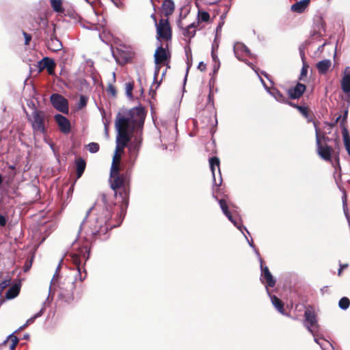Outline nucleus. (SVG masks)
I'll use <instances>...</instances> for the list:
<instances>
[{
  "instance_id": "obj_59",
  "label": "nucleus",
  "mask_w": 350,
  "mask_h": 350,
  "mask_svg": "<svg viewBox=\"0 0 350 350\" xmlns=\"http://www.w3.org/2000/svg\"><path fill=\"white\" fill-rule=\"evenodd\" d=\"M3 183V177L1 176V174H0V185L2 184Z\"/></svg>"
},
{
  "instance_id": "obj_48",
  "label": "nucleus",
  "mask_w": 350,
  "mask_h": 350,
  "mask_svg": "<svg viewBox=\"0 0 350 350\" xmlns=\"http://www.w3.org/2000/svg\"><path fill=\"white\" fill-rule=\"evenodd\" d=\"M181 17H182V15L181 14H180V18L177 21V25L178 27L182 29V31L183 30V29H185V27H184V25L182 22V19H181Z\"/></svg>"
},
{
  "instance_id": "obj_15",
  "label": "nucleus",
  "mask_w": 350,
  "mask_h": 350,
  "mask_svg": "<svg viewBox=\"0 0 350 350\" xmlns=\"http://www.w3.org/2000/svg\"><path fill=\"white\" fill-rule=\"evenodd\" d=\"M54 120L62 133L68 134L70 132V122L67 118L58 113L55 115Z\"/></svg>"
},
{
  "instance_id": "obj_50",
  "label": "nucleus",
  "mask_w": 350,
  "mask_h": 350,
  "mask_svg": "<svg viewBox=\"0 0 350 350\" xmlns=\"http://www.w3.org/2000/svg\"><path fill=\"white\" fill-rule=\"evenodd\" d=\"M6 224V218L3 216L0 215V226H4Z\"/></svg>"
},
{
  "instance_id": "obj_24",
  "label": "nucleus",
  "mask_w": 350,
  "mask_h": 350,
  "mask_svg": "<svg viewBox=\"0 0 350 350\" xmlns=\"http://www.w3.org/2000/svg\"><path fill=\"white\" fill-rule=\"evenodd\" d=\"M269 295L271 297L272 304L274 306V307L277 309V310L280 313H281L283 315H285L286 313H285V310H284V302L280 299H279L277 296L271 295L270 293Z\"/></svg>"
},
{
  "instance_id": "obj_18",
  "label": "nucleus",
  "mask_w": 350,
  "mask_h": 350,
  "mask_svg": "<svg viewBox=\"0 0 350 350\" xmlns=\"http://www.w3.org/2000/svg\"><path fill=\"white\" fill-rule=\"evenodd\" d=\"M175 10V5L172 0H163L161 4V10L163 15L165 18H168L171 16Z\"/></svg>"
},
{
  "instance_id": "obj_17",
  "label": "nucleus",
  "mask_w": 350,
  "mask_h": 350,
  "mask_svg": "<svg viewBox=\"0 0 350 350\" xmlns=\"http://www.w3.org/2000/svg\"><path fill=\"white\" fill-rule=\"evenodd\" d=\"M306 87L304 84L297 83L293 88H289L287 91L288 97L291 99H298L304 93Z\"/></svg>"
},
{
  "instance_id": "obj_4",
  "label": "nucleus",
  "mask_w": 350,
  "mask_h": 350,
  "mask_svg": "<svg viewBox=\"0 0 350 350\" xmlns=\"http://www.w3.org/2000/svg\"><path fill=\"white\" fill-rule=\"evenodd\" d=\"M28 121L31 123L33 136L45 135L47 133L46 124L49 119L44 111L33 109L31 115H27Z\"/></svg>"
},
{
  "instance_id": "obj_6",
  "label": "nucleus",
  "mask_w": 350,
  "mask_h": 350,
  "mask_svg": "<svg viewBox=\"0 0 350 350\" xmlns=\"http://www.w3.org/2000/svg\"><path fill=\"white\" fill-rule=\"evenodd\" d=\"M314 126L315 127L317 153L323 160L331 161L332 152H334V150L331 146L327 144L323 146L321 144L320 129L315 122H314Z\"/></svg>"
},
{
  "instance_id": "obj_49",
  "label": "nucleus",
  "mask_w": 350,
  "mask_h": 350,
  "mask_svg": "<svg viewBox=\"0 0 350 350\" xmlns=\"http://www.w3.org/2000/svg\"><path fill=\"white\" fill-rule=\"evenodd\" d=\"M198 68L201 71H204L206 68V66L205 64H204L202 62H200Z\"/></svg>"
},
{
  "instance_id": "obj_26",
  "label": "nucleus",
  "mask_w": 350,
  "mask_h": 350,
  "mask_svg": "<svg viewBox=\"0 0 350 350\" xmlns=\"http://www.w3.org/2000/svg\"><path fill=\"white\" fill-rule=\"evenodd\" d=\"M18 341V338L12 334L8 337L7 340L2 342L1 346H9L10 350H15Z\"/></svg>"
},
{
  "instance_id": "obj_12",
  "label": "nucleus",
  "mask_w": 350,
  "mask_h": 350,
  "mask_svg": "<svg viewBox=\"0 0 350 350\" xmlns=\"http://www.w3.org/2000/svg\"><path fill=\"white\" fill-rule=\"evenodd\" d=\"M142 131L143 126L140 127L139 130H138V127L137 126L135 129H133V137H134V139L132 142V143L129 146V152H133L139 154L143 140Z\"/></svg>"
},
{
  "instance_id": "obj_51",
  "label": "nucleus",
  "mask_w": 350,
  "mask_h": 350,
  "mask_svg": "<svg viewBox=\"0 0 350 350\" xmlns=\"http://www.w3.org/2000/svg\"><path fill=\"white\" fill-rule=\"evenodd\" d=\"M284 103H286L288 105H289L290 106L295 108L297 109V107H300V105H298L297 104H295L294 103L291 102V101H288L287 99H286V102H285Z\"/></svg>"
},
{
  "instance_id": "obj_33",
  "label": "nucleus",
  "mask_w": 350,
  "mask_h": 350,
  "mask_svg": "<svg viewBox=\"0 0 350 350\" xmlns=\"http://www.w3.org/2000/svg\"><path fill=\"white\" fill-rule=\"evenodd\" d=\"M271 94L278 101L284 103L286 102V98L285 96L277 89H273L271 92Z\"/></svg>"
},
{
  "instance_id": "obj_21",
  "label": "nucleus",
  "mask_w": 350,
  "mask_h": 350,
  "mask_svg": "<svg viewBox=\"0 0 350 350\" xmlns=\"http://www.w3.org/2000/svg\"><path fill=\"white\" fill-rule=\"evenodd\" d=\"M122 156L118 153H114L112 159L110 174L121 172Z\"/></svg>"
},
{
  "instance_id": "obj_10",
  "label": "nucleus",
  "mask_w": 350,
  "mask_h": 350,
  "mask_svg": "<svg viewBox=\"0 0 350 350\" xmlns=\"http://www.w3.org/2000/svg\"><path fill=\"white\" fill-rule=\"evenodd\" d=\"M154 62L157 65H165L170 62L171 55L168 51V44L165 47L159 46L154 53Z\"/></svg>"
},
{
  "instance_id": "obj_56",
  "label": "nucleus",
  "mask_w": 350,
  "mask_h": 350,
  "mask_svg": "<svg viewBox=\"0 0 350 350\" xmlns=\"http://www.w3.org/2000/svg\"><path fill=\"white\" fill-rule=\"evenodd\" d=\"M336 160L337 161L338 163L339 162V152L338 151L336 152Z\"/></svg>"
},
{
  "instance_id": "obj_28",
  "label": "nucleus",
  "mask_w": 350,
  "mask_h": 350,
  "mask_svg": "<svg viewBox=\"0 0 350 350\" xmlns=\"http://www.w3.org/2000/svg\"><path fill=\"white\" fill-rule=\"evenodd\" d=\"M299 113L307 119L308 122H310L313 120L314 115L308 107L301 106L297 107Z\"/></svg>"
},
{
  "instance_id": "obj_52",
  "label": "nucleus",
  "mask_w": 350,
  "mask_h": 350,
  "mask_svg": "<svg viewBox=\"0 0 350 350\" xmlns=\"http://www.w3.org/2000/svg\"><path fill=\"white\" fill-rule=\"evenodd\" d=\"M33 321V319H29L27 321L26 323L20 327V329H23L26 327L31 322Z\"/></svg>"
},
{
  "instance_id": "obj_5",
  "label": "nucleus",
  "mask_w": 350,
  "mask_h": 350,
  "mask_svg": "<svg viewBox=\"0 0 350 350\" xmlns=\"http://www.w3.org/2000/svg\"><path fill=\"white\" fill-rule=\"evenodd\" d=\"M90 249L87 246H84L80 248L79 253L73 254L71 255V260L75 266L78 273L80 275V280L83 281L87 276V272L84 269V275H81V260H83L85 262L89 258Z\"/></svg>"
},
{
  "instance_id": "obj_55",
  "label": "nucleus",
  "mask_w": 350,
  "mask_h": 350,
  "mask_svg": "<svg viewBox=\"0 0 350 350\" xmlns=\"http://www.w3.org/2000/svg\"><path fill=\"white\" fill-rule=\"evenodd\" d=\"M340 118V116L338 117L335 121L334 123H331V124H329V125L332 127V126H334L336 125V124L338 122L339 119Z\"/></svg>"
},
{
  "instance_id": "obj_58",
  "label": "nucleus",
  "mask_w": 350,
  "mask_h": 350,
  "mask_svg": "<svg viewBox=\"0 0 350 350\" xmlns=\"http://www.w3.org/2000/svg\"><path fill=\"white\" fill-rule=\"evenodd\" d=\"M336 148L339 150V142L337 139H336Z\"/></svg>"
},
{
  "instance_id": "obj_47",
  "label": "nucleus",
  "mask_w": 350,
  "mask_h": 350,
  "mask_svg": "<svg viewBox=\"0 0 350 350\" xmlns=\"http://www.w3.org/2000/svg\"><path fill=\"white\" fill-rule=\"evenodd\" d=\"M308 67L309 66L308 64H306L305 63L304 64L303 67L301 70V77H305L307 75Z\"/></svg>"
},
{
  "instance_id": "obj_25",
  "label": "nucleus",
  "mask_w": 350,
  "mask_h": 350,
  "mask_svg": "<svg viewBox=\"0 0 350 350\" xmlns=\"http://www.w3.org/2000/svg\"><path fill=\"white\" fill-rule=\"evenodd\" d=\"M75 167L77 171V178H79L82 176L85 167L86 162L83 158H78L75 160Z\"/></svg>"
},
{
  "instance_id": "obj_7",
  "label": "nucleus",
  "mask_w": 350,
  "mask_h": 350,
  "mask_svg": "<svg viewBox=\"0 0 350 350\" xmlns=\"http://www.w3.org/2000/svg\"><path fill=\"white\" fill-rule=\"evenodd\" d=\"M157 38L171 41L172 38V29L168 18H161L157 24Z\"/></svg>"
},
{
  "instance_id": "obj_27",
  "label": "nucleus",
  "mask_w": 350,
  "mask_h": 350,
  "mask_svg": "<svg viewBox=\"0 0 350 350\" xmlns=\"http://www.w3.org/2000/svg\"><path fill=\"white\" fill-rule=\"evenodd\" d=\"M199 25V22L197 23H192L187 25L182 31V33L185 37L193 38L196 35V28Z\"/></svg>"
},
{
  "instance_id": "obj_29",
  "label": "nucleus",
  "mask_w": 350,
  "mask_h": 350,
  "mask_svg": "<svg viewBox=\"0 0 350 350\" xmlns=\"http://www.w3.org/2000/svg\"><path fill=\"white\" fill-rule=\"evenodd\" d=\"M20 288V284H15L14 285L12 286L6 292V298L10 299L15 298L19 294Z\"/></svg>"
},
{
  "instance_id": "obj_46",
  "label": "nucleus",
  "mask_w": 350,
  "mask_h": 350,
  "mask_svg": "<svg viewBox=\"0 0 350 350\" xmlns=\"http://www.w3.org/2000/svg\"><path fill=\"white\" fill-rule=\"evenodd\" d=\"M339 265H340V267L338 270V275L341 276L342 271L349 267V264L348 263H345V264L340 263Z\"/></svg>"
},
{
  "instance_id": "obj_37",
  "label": "nucleus",
  "mask_w": 350,
  "mask_h": 350,
  "mask_svg": "<svg viewBox=\"0 0 350 350\" xmlns=\"http://www.w3.org/2000/svg\"><path fill=\"white\" fill-rule=\"evenodd\" d=\"M33 255H31V256L28 257L26 260H25V265L23 266V271L24 272H27L29 271V269H31V266H32V263H33Z\"/></svg>"
},
{
  "instance_id": "obj_16",
  "label": "nucleus",
  "mask_w": 350,
  "mask_h": 350,
  "mask_svg": "<svg viewBox=\"0 0 350 350\" xmlns=\"http://www.w3.org/2000/svg\"><path fill=\"white\" fill-rule=\"evenodd\" d=\"M304 318L310 331H311L310 327H314L317 325V314L314 309L312 306H308V308L306 309Z\"/></svg>"
},
{
  "instance_id": "obj_1",
  "label": "nucleus",
  "mask_w": 350,
  "mask_h": 350,
  "mask_svg": "<svg viewBox=\"0 0 350 350\" xmlns=\"http://www.w3.org/2000/svg\"><path fill=\"white\" fill-rule=\"evenodd\" d=\"M146 112L143 107H137L129 111L121 113H118L116 117L115 126L118 132L116 137V146L114 153L122 156L124 148L128 146L133 135V129L144 126Z\"/></svg>"
},
{
  "instance_id": "obj_62",
  "label": "nucleus",
  "mask_w": 350,
  "mask_h": 350,
  "mask_svg": "<svg viewBox=\"0 0 350 350\" xmlns=\"http://www.w3.org/2000/svg\"><path fill=\"white\" fill-rule=\"evenodd\" d=\"M219 28H221V26L219 25L218 27L217 28V29H218Z\"/></svg>"
},
{
  "instance_id": "obj_20",
  "label": "nucleus",
  "mask_w": 350,
  "mask_h": 350,
  "mask_svg": "<svg viewBox=\"0 0 350 350\" xmlns=\"http://www.w3.org/2000/svg\"><path fill=\"white\" fill-rule=\"evenodd\" d=\"M349 68L345 70V75L341 80V88L345 94L350 93V71L348 72Z\"/></svg>"
},
{
  "instance_id": "obj_44",
  "label": "nucleus",
  "mask_w": 350,
  "mask_h": 350,
  "mask_svg": "<svg viewBox=\"0 0 350 350\" xmlns=\"http://www.w3.org/2000/svg\"><path fill=\"white\" fill-rule=\"evenodd\" d=\"M10 279H6L0 282V293H2V291L10 286Z\"/></svg>"
},
{
  "instance_id": "obj_2",
  "label": "nucleus",
  "mask_w": 350,
  "mask_h": 350,
  "mask_svg": "<svg viewBox=\"0 0 350 350\" xmlns=\"http://www.w3.org/2000/svg\"><path fill=\"white\" fill-rule=\"evenodd\" d=\"M100 202H98L92 208L95 211L94 217L90 221V229L91 234L94 240L100 239L107 240L109 238L107 234L109 230L118 226L125 215L119 216L120 221L116 224H111L110 219L111 217V209L116 204H109L108 202L107 195L104 193L99 196Z\"/></svg>"
},
{
  "instance_id": "obj_38",
  "label": "nucleus",
  "mask_w": 350,
  "mask_h": 350,
  "mask_svg": "<svg viewBox=\"0 0 350 350\" xmlns=\"http://www.w3.org/2000/svg\"><path fill=\"white\" fill-rule=\"evenodd\" d=\"M211 56H212L213 60L215 62V64H217V65L214 66V72H216L219 68L220 62H219L217 55L215 53V47L213 46L212 47Z\"/></svg>"
},
{
  "instance_id": "obj_61",
  "label": "nucleus",
  "mask_w": 350,
  "mask_h": 350,
  "mask_svg": "<svg viewBox=\"0 0 350 350\" xmlns=\"http://www.w3.org/2000/svg\"><path fill=\"white\" fill-rule=\"evenodd\" d=\"M10 168H11V169H12V170H13V169H14L15 167H14V166L11 165V166H10Z\"/></svg>"
},
{
  "instance_id": "obj_23",
  "label": "nucleus",
  "mask_w": 350,
  "mask_h": 350,
  "mask_svg": "<svg viewBox=\"0 0 350 350\" xmlns=\"http://www.w3.org/2000/svg\"><path fill=\"white\" fill-rule=\"evenodd\" d=\"M310 0H301L291 5V10L297 13H302L309 5Z\"/></svg>"
},
{
  "instance_id": "obj_32",
  "label": "nucleus",
  "mask_w": 350,
  "mask_h": 350,
  "mask_svg": "<svg viewBox=\"0 0 350 350\" xmlns=\"http://www.w3.org/2000/svg\"><path fill=\"white\" fill-rule=\"evenodd\" d=\"M134 85H135V83L133 81L126 82L124 84L126 95L130 99L133 98V90L134 89Z\"/></svg>"
},
{
  "instance_id": "obj_42",
  "label": "nucleus",
  "mask_w": 350,
  "mask_h": 350,
  "mask_svg": "<svg viewBox=\"0 0 350 350\" xmlns=\"http://www.w3.org/2000/svg\"><path fill=\"white\" fill-rule=\"evenodd\" d=\"M138 155H139L138 153L129 151V162L130 163L131 166H133L134 165L135 162L137 160Z\"/></svg>"
},
{
  "instance_id": "obj_60",
  "label": "nucleus",
  "mask_w": 350,
  "mask_h": 350,
  "mask_svg": "<svg viewBox=\"0 0 350 350\" xmlns=\"http://www.w3.org/2000/svg\"><path fill=\"white\" fill-rule=\"evenodd\" d=\"M75 183L72 184V185L70 187L69 191H72L74 188Z\"/></svg>"
},
{
  "instance_id": "obj_45",
  "label": "nucleus",
  "mask_w": 350,
  "mask_h": 350,
  "mask_svg": "<svg viewBox=\"0 0 350 350\" xmlns=\"http://www.w3.org/2000/svg\"><path fill=\"white\" fill-rule=\"evenodd\" d=\"M23 34L24 38H25V45H29V42H30V41L31 40V36L30 34L27 33L25 31H23Z\"/></svg>"
},
{
  "instance_id": "obj_57",
  "label": "nucleus",
  "mask_w": 350,
  "mask_h": 350,
  "mask_svg": "<svg viewBox=\"0 0 350 350\" xmlns=\"http://www.w3.org/2000/svg\"><path fill=\"white\" fill-rule=\"evenodd\" d=\"M322 138H323L325 142H327V141H329V137H325V135H323V136H322Z\"/></svg>"
},
{
  "instance_id": "obj_34",
  "label": "nucleus",
  "mask_w": 350,
  "mask_h": 350,
  "mask_svg": "<svg viewBox=\"0 0 350 350\" xmlns=\"http://www.w3.org/2000/svg\"><path fill=\"white\" fill-rule=\"evenodd\" d=\"M106 92L108 95L111 96L113 98H116L118 93L116 86L111 83H109L107 84Z\"/></svg>"
},
{
  "instance_id": "obj_53",
  "label": "nucleus",
  "mask_w": 350,
  "mask_h": 350,
  "mask_svg": "<svg viewBox=\"0 0 350 350\" xmlns=\"http://www.w3.org/2000/svg\"><path fill=\"white\" fill-rule=\"evenodd\" d=\"M74 299L73 295L71 294L70 296H68L67 298H66V301L70 302Z\"/></svg>"
},
{
  "instance_id": "obj_22",
  "label": "nucleus",
  "mask_w": 350,
  "mask_h": 350,
  "mask_svg": "<svg viewBox=\"0 0 350 350\" xmlns=\"http://www.w3.org/2000/svg\"><path fill=\"white\" fill-rule=\"evenodd\" d=\"M332 66V62L330 59H323L319 62L316 67L318 72L321 75H325Z\"/></svg>"
},
{
  "instance_id": "obj_19",
  "label": "nucleus",
  "mask_w": 350,
  "mask_h": 350,
  "mask_svg": "<svg viewBox=\"0 0 350 350\" xmlns=\"http://www.w3.org/2000/svg\"><path fill=\"white\" fill-rule=\"evenodd\" d=\"M214 198L219 201V204L220 207L224 213V214L228 217V219L232 222L234 226H237V221L233 219L231 213L228 209V206L226 200L225 199H219L218 200L217 196H214Z\"/></svg>"
},
{
  "instance_id": "obj_40",
  "label": "nucleus",
  "mask_w": 350,
  "mask_h": 350,
  "mask_svg": "<svg viewBox=\"0 0 350 350\" xmlns=\"http://www.w3.org/2000/svg\"><path fill=\"white\" fill-rule=\"evenodd\" d=\"M88 100V98L87 96L83 95L80 96L79 102L77 104V108L79 109L84 108L87 105Z\"/></svg>"
},
{
  "instance_id": "obj_11",
  "label": "nucleus",
  "mask_w": 350,
  "mask_h": 350,
  "mask_svg": "<svg viewBox=\"0 0 350 350\" xmlns=\"http://www.w3.org/2000/svg\"><path fill=\"white\" fill-rule=\"evenodd\" d=\"M210 168L213 174L215 185L218 187L221 184V172L219 168V159L217 157H213L209 159Z\"/></svg>"
},
{
  "instance_id": "obj_3",
  "label": "nucleus",
  "mask_w": 350,
  "mask_h": 350,
  "mask_svg": "<svg viewBox=\"0 0 350 350\" xmlns=\"http://www.w3.org/2000/svg\"><path fill=\"white\" fill-rule=\"evenodd\" d=\"M109 184L110 187L114 191V195L121 198L120 215H125L129 202L131 190L130 170L128 169L123 172H118L110 174Z\"/></svg>"
},
{
  "instance_id": "obj_9",
  "label": "nucleus",
  "mask_w": 350,
  "mask_h": 350,
  "mask_svg": "<svg viewBox=\"0 0 350 350\" xmlns=\"http://www.w3.org/2000/svg\"><path fill=\"white\" fill-rule=\"evenodd\" d=\"M260 281L261 282L265 285L268 294H269V288H273L275 286L276 280L273 277L271 273L270 272L269 268L267 267H263L262 260L260 261Z\"/></svg>"
},
{
  "instance_id": "obj_14",
  "label": "nucleus",
  "mask_w": 350,
  "mask_h": 350,
  "mask_svg": "<svg viewBox=\"0 0 350 350\" xmlns=\"http://www.w3.org/2000/svg\"><path fill=\"white\" fill-rule=\"evenodd\" d=\"M46 44L47 49L52 52H57L62 49L63 44L62 42L57 38L55 27L53 28L51 37L49 40H47Z\"/></svg>"
},
{
  "instance_id": "obj_41",
  "label": "nucleus",
  "mask_w": 350,
  "mask_h": 350,
  "mask_svg": "<svg viewBox=\"0 0 350 350\" xmlns=\"http://www.w3.org/2000/svg\"><path fill=\"white\" fill-rule=\"evenodd\" d=\"M100 146L98 143L91 142L88 145V150L92 153H96L99 150Z\"/></svg>"
},
{
  "instance_id": "obj_39",
  "label": "nucleus",
  "mask_w": 350,
  "mask_h": 350,
  "mask_svg": "<svg viewBox=\"0 0 350 350\" xmlns=\"http://www.w3.org/2000/svg\"><path fill=\"white\" fill-rule=\"evenodd\" d=\"M241 51L245 54L247 55L250 53L249 49L243 44H239L234 47V53L237 54L238 51Z\"/></svg>"
},
{
  "instance_id": "obj_13",
  "label": "nucleus",
  "mask_w": 350,
  "mask_h": 350,
  "mask_svg": "<svg viewBox=\"0 0 350 350\" xmlns=\"http://www.w3.org/2000/svg\"><path fill=\"white\" fill-rule=\"evenodd\" d=\"M55 67L56 64L54 60L48 57H45L38 62V68L40 72L46 69L49 75H53Z\"/></svg>"
},
{
  "instance_id": "obj_8",
  "label": "nucleus",
  "mask_w": 350,
  "mask_h": 350,
  "mask_svg": "<svg viewBox=\"0 0 350 350\" xmlns=\"http://www.w3.org/2000/svg\"><path fill=\"white\" fill-rule=\"evenodd\" d=\"M50 101L53 107L59 112L68 114L69 106L68 100L59 94H52L50 96Z\"/></svg>"
},
{
  "instance_id": "obj_31",
  "label": "nucleus",
  "mask_w": 350,
  "mask_h": 350,
  "mask_svg": "<svg viewBox=\"0 0 350 350\" xmlns=\"http://www.w3.org/2000/svg\"><path fill=\"white\" fill-rule=\"evenodd\" d=\"M53 10L58 13H63L64 8L62 6V0H50Z\"/></svg>"
},
{
  "instance_id": "obj_36",
  "label": "nucleus",
  "mask_w": 350,
  "mask_h": 350,
  "mask_svg": "<svg viewBox=\"0 0 350 350\" xmlns=\"http://www.w3.org/2000/svg\"><path fill=\"white\" fill-rule=\"evenodd\" d=\"M339 307L342 310H347L350 306V300L347 297H342L338 302Z\"/></svg>"
},
{
  "instance_id": "obj_43",
  "label": "nucleus",
  "mask_w": 350,
  "mask_h": 350,
  "mask_svg": "<svg viewBox=\"0 0 350 350\" xmlns=\"http://www.w3.org/2000/svg\"><path fill=\"white\" fill-rule=\"evenodd\" d=\"M206 107H214V95L211 90L209 91L208 95V102L206 103Z\"/></svg>"
},
{
  "instance_id": "obj_54",
  "label": "nucleus",
  "mask_w": 350,
  "mask_h": 350,
  "mask_svg": "<svg viewBox=\"0 0 350 350\" xmlns=\"http://www.w3.org/2000/svg\"><path fill=\"white\" fill-rule=\"evenodd\" d=\"M151 18L153 19L154 22V25L155 26H157V24H158V22H157V18H156V16L154 14H152L151 15Z\"/></svg>"
},
{
  "instance_id": "obj_30",
  "label": "nucleus",
  "mask_w": 350,
  "mask_h": 350,
  "mask_svg": "<svg viewBox=\"0 0 350 350\" xmlns=\"http://www.w3.org/2000/svg\"><path fill=\"white\" fill-rule=\"evenodd\" d=\"M342 134L344 139V144L345 146V148L350 156V136L348 132L347 129L344 126L342 131Z\"/></svg>"
},
{
  "instance_id": "obj_35",
  "label": "nucleus",
  "mask_w": 350,
  "mask_h": 350,
  "mask_svg": "<svg viewBox=\"0 0 350 350\" xmlns=\"http://www.w3.org/2000/svg\"><path fill=\"white\" fill-rule=\"evenodd\" d=\"M198 22H208L210 19V14L206 11H198Z\"/></svg>"
}]
</instances>
